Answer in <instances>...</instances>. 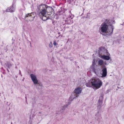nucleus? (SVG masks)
I'll return each mask as SVG.
<instances>
[{
    "label": "nucleus",
    "instance_id": "nucleus-1",
    "mask_svg": "<svg viewBox=\"0 0 124 124\" xmlns=\"http://www.w3.org/2000/svg\"><path fill=\"white\" fill-rule=\"evenodd\" d=\"M114 21L109 20L107 25L106 23H102L99 28V31L101 34L105 35H110L112 33L114 27L111 23H114Z\"/></svg>",
    "mask_w": 124,
    "mask_h": 124
},
{
    "label": "nucleus",
    "instance_id": "nucleus-2",
    "mask_svg": "<svg viewBox=\"0 0 124 124\" xmlns=\"http://www.w3.org/2000/svg\"><path fill=\"white\" fill-rule=\"evenodd\" d=\"M95 63L94 61L92 63V65L91 66L90 68L92 69L93 71L98 76L101 77H105L107 75V70L106 67L102 68V71L98 67H95Z\"/></svg>",
    "mask_w": 124,
    "mask_h": 124
},
{
    "label": "nucleus",
    "instance_id": "nucleus-3",
    "mask_svg": "<svg viewBox=\"0 0 124 124\" xmlns=\"http://www.w3.org/2000/svg\"><path fill=\"white\" fill-rule=\"evenodd\" d=\"M102 82L98 78H93L90 79L86 86L88 87H92L94 89H97L102 86Z\"/></svg>",
    "mask_w": 124,
    "mask_h": 124
},
{
    "label": "nucleus",
    "instance_id": "nucleus-4",
    "mask_svg": "<svg viewBox=\"0 0 124 124\" xmlns=\"http://www.w3.org/2000/svg\"><path fill=\"white\" fill-rule=\"evenodd\" d=\"M48 7L45 4H42L38 7V9L39 11V15L42 20L45 21L47 19V13L48 12Z\"/></svg>",
    "mask_w": 124,
    "mask_h": 124
},
{
    "label": "nucleus",
    "instance_id": "nucleus-5",
    "mask_svg": "<svg viewBox=\"0 0 124 124\" xmlns=\"http://www.w3.org/2000/svg\"><path fill=\"white\" fill-rule=\"evenodd\" d=\"M36 16V14L34 12L26 14L25 16V19L27 21H33Z\"/></svg>",
    "mask_w": 124,
    "mask_h": 124
},
{
    "label": "nucleus",
    "instance_id": "nucleus-6",
    "mask_svg": "<svg viewBox=\"0 0 124 124\" xmlns=\"http://www.w3.org/2000/svg\"><path fill=\"white\" fill-rule=\"evenodd\" d=\"M48 10L50 11L49 12L48 11L47 13V15H49L50 17L52 18H54L55 16V14H54V11L53 9L49 7H48Z\"/></svg>",
    "mask_w": 124,
    "mask_h": 124
},
{
    "label": "nucleus",
    "instance_id": "nucleus-7",
    "mask_svg": "<svg viewBox=\"0 0 124 124\" xmlns=\"http://www.w3.org/2000/svg\"><path fill=\"white\" fill-rule=\"evenodd\" d=\"M30 77L32 81L33 82L34 85H35L38 82L36 75L33 74H30Z\"/></svg>",
    "mask_w": 124,
    "mask_h": 124
},
{
    "label": "nucleus",
    "instance_id": "nucleus-8",
    "mask_svg": "<svg viewBox=\"0 0 124 124\" xmlns=\"http://www.w3.org/2000/svg\"><path fill=\"white\" fill-rule=\"evenodd\" d=\"M82 91V88L80 87L76 88L74 90V93L77 94L80 93Z\"/></svg>",
    "mask_w": 124,
    "mask_h": 124
},
{
    "label": "nucleus",
    "instance_id": "nucleus-9",
    "mask_svg": "<svg viewBox=\"0 0 124 124\" xmlns=\"http://www.w3.org/2000/svg\"><path fill=\"white\" fill-rule=\"evenodd\" d=\"M98 63L99 65L102 67V68L105 67V65L106 64V63L104 62L102 60H99L98 61Z\"/></svg>",
    "mask_w": 124,
    "mask_h": 124
},
{
    "label": "nucleus",
    "instance_id": "nucleus-10",
    "mask_svg": "<svg viewBox=\"0 0 124 124\" xmlns=\"http://www.w3.org/2000/svg\"><path fill=\"white\" fill-rule=\"evenodd\" d=\"M15 10V7H13V5L11 6L8 8L6 10L7 12H13Z\"/></svg>",
    "mask_w": 124,
    "mask_h": 124
},
{
    "label": "nucleus",
    "instance_id": "nucleus-11",
    "mask_svg": "<svg viewBox=\"0 0 124 124\" xmlns=\"http://www.w3.org/2000/svg\"><path fill=\"white\" fill-rule=\"evenodd\" d=\"M99 57L103 59L107 60H109L110 59V57L107 55H100Z\"/></svg>",
    "mask_w": 124,
    "mask_h": 124
},
{
    "label": "nucleus",
    "instance_id": "nucleus-12",
    "mask_svg": "<svg viewBox=\"0 0 124 124\" xmlns=\"http://www.w3.org/2000/svg\"><path fill=\"white\" fill-rule=\"evenodd\" d=\"M76 97H73V95H72L70 96L69 98V100L70 101H73L74 99Z\"/></svg>",
    "mask_w": 124,
    "mask_h": 124
},
{
    "label": "nucleus",
    "instance_id": "nucleus-13",
    "mask_svg": "<svg viewBox=\"0 0 124 124\" xmlns=\"http://www.w3.org/2000/svg\"><path fill=\"white\" fill-rule=\"evenodd\" d=\"M36 85V87L37 89H39L40 88V87H41V86L40 85V84L38 83L36 85Z\"/></svg>",
    "mask_w": 124,
    "mask_h": 124
},
{
    "label": "nucleus",
    "instance_id": "nucleus-14",
    "mask_svg": "<svg viewBox=\"0 0 124 124\" xmlns=\"http://www.w3.org/2000/svg\"><path fill=\"white\" fill-rule=\"evenodd\" d=\"M53 44L54 46H56L57 45V43L55 41H54L53 43Z\"/></svg>",
    "mask_w": 124,
    "mask_h": 124
},
{
    "label": "nucleus",
    "instance_id": "nucleus-15",
    "mask_svg": "<svg viewBox=\"0 0 124 124\" xmlns=\"http://www.w3.org/2000/svg\"><path fill=\"white\" fill-rule=\"evenodd\" d=\"M62 108H63V110H64L65 108V106L64 105H63L62 106Z\"/></svg>",
    "mask_w": 124,
    "mask_h": 124
},
{
    "label": "nucleus",
    "instance_id": "nucleus-16",
    "mask_svg": "<svg viewBox=\"0 0 124 124\" xmlns=\"http://www.w3.org/2000/svg\"><path fill=\"white\" fill-rule=\"evenodd\" d=\"M102 49L101 50H100V54H103V53H102L101 52H102Z\"/></svg>",
    "mask_w": 124,
    "mask_h": 124
},
{
    "label": "nucleus",
    "instance_id": "nucleus-17",
    "mask_svg": "<svg viewBox=\"0 0 124 124\" xmlns=\"http://www.w3.org/2000/svg\"><path fill=\"white\" fill-rule=\"evenodd\" d=\"M12 65L11 64H9L8 65V67L9 68V67H10Z\"/></svg>",
    "mask_w": 124,
    "mask_h": 124
},
{
    "label": "nucleus",
    "instance_id": "nucleus-18",
    "mask_svg": "<svg viewBox=\"0 0 124 124\" xmlns=\"http://www.w3.org/2000/svg\"><path fill=\"white\" fill-rule=\"evenodd\" d=\"M105 50V49H103V50L104 51V50Z\"/></svg>",
    "mask_w": 124,
    "mask_h": 124
},
{
    "label": "nucleus",
    "instance_id": "nucleus-19",
    "mask_svg": "<svg viewBox=\"0 0 124 124\" xmlns=\"http://www.w3.org/2000/svg\"><path fill=\"white\" fill-rule=\"evenodd\" d=\"M76 97H78V96H77V95H76Z\"/></svg>",
    "mask_w": 124,
    "mask_h": 124
},
{
    "label": "nucleus",
    "instance_id": "nucleus-20",
    "mask_svg": "<svg viewBox=\"0 0 124 124\" xmlns=\"http://www.w3.org/2000/svg\"><path fill=\"white\" fill-rule=\"evenodd\" d=\"M19 73H20V74H21V72H19Z\"/></svg>",
    "mask_w": 124,
    "mask_h": 124
}]
</instances>
